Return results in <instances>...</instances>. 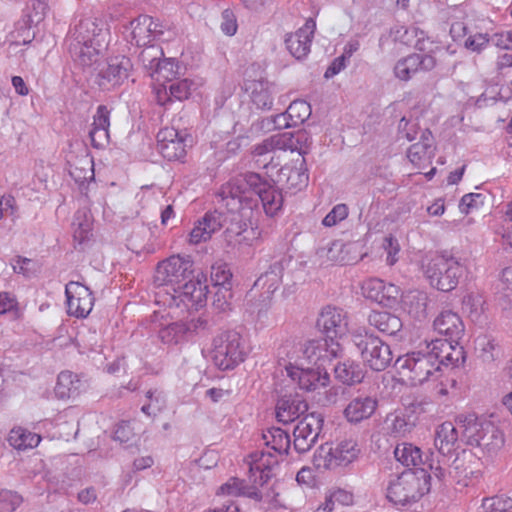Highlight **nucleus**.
<instances>
[{
    "mask_svg": "<svg viewBox=\"0 0 512 512\" xmlns=\"http://www.w3.org/2000/svg\"><path fill=\"white\" fill-rule=\"evenodd\" d=\"M506 215L508 217V220H506L507 227L503 228V232L498 233L501 234L503 243L512 248V201L508 204Z\"/></svg>",
    "mask_w": 512,
    "mask_h": 512,
    "instance_id": "774afa93",
    "label": "nucleus"
},
{
    "mask_svg": "<svg viewBox=\"0 0 512 512\" xmlns=\"http://www.w3.org/2000/svg\"><path fill=\"white\" fill-rule=\"evenodd\" d=\"M131 68L132 64L128 57L122 56L111 59L99 71L96 83L102 90H111L120 86L128 78Z\"/></svg>",
    "mask_w": 512,
    "mask_h": 512,
    "instance_id": "dca6fc26",
    "label": "nucleus"
},
{
    "mask_svg": "<svg viewBox=\"0 0 512 512\" xmlns=\"http://www.w3.org/2000/svg\"><path fill=\"white\" fill-rule=\"evenodd\" d=\"M216 290L213 297V306L220 312L230 309L232 298V287H214Z\"/></svg>",
    "mask_w": 512,
    "mask_h": 512,
    "instance_id": "13d9d810",
    "label": "nucleus"
},
{
    "mask_svg": "<svg viewBox=\"0 0 512 512\" xmlns=\"http://www.w3.org/2000/svg\"><path fill=\"white\" fill-rule=\"evenodd\" d=\"M211 355L218 369L232 370L245 360V342L234 330L222 331L213 338Z\"/></svg>",
    "mask_w": 512,
    "mask_h": 512,
    "instance_id": "0eeeda50",
    "label": "nucleus"
},
{
    "mask_svg": "<svg viewBox=\"0 0 512 512\" xmlns=\"http://www.w3.org/2000/svg\"><path fill=\"white\" fill-rule=\"evenodd\" d=\"M476 466H478V460L471 452L464 449L454 456L438 458L436 466L428 463L429 470L440 482L454 481L463 487H467L473 478L479 476L480 471Z\"/></svg>",
    "mask_w": 512,
    "mask_h": 512,
    "instance_id": "39448f33",
    "label": "nucleus"
},
{
    "mask_svg": "<svg viewBox=\"0 0 512 512\" xmlns=\"http://www.w3.org/2000/svg\"><path fill=\"white\" fill-rule=\"evenodd\" d=\"M436 349L438 350L442 366H458L464 363L465 355L463 347L459 341L448 339H435Z\"/></svg>",
    "mask_w": 512,
    "mask_h": 512,
    "instance_id": "2f4dec72",
    "label": "nucleus"
},
{
    "mask_svg": "<svg viewBox=\"0 0 512 512\" xmlns=\"http://www.w3.org/2000/svg\"><path fill=\"white\" fill-rule=\"evenodd\" d=\"M466 271L460 259L452 255H436L425 265L424 274L430 285L442 292L454 290Z\"/></svg>",
    "mask_w": 512,
    "mask_h": 512,
    "instance_id": "423d86ee",
    "label": "nucleus"
},
{
    "mask_svg": "<svg viewBox=\"0 0 512 512\" xmlns=\"http://www.w3.org/2000/svg\"><path fill=\"white\" fill-rule=\"evenodd\" d=\"M157 150L168 161L185 157L186 144L181 132L173 127H165L157 134Z\"/></svg>",
    "mask_w": 512,
    "mask_h": 512,
    "instance_id": "6ab92c4d",
    "label": "nucleus"
},
{
    "mask_svg": "<svg viewBox=\"0 0 512 512\" xmlns=\"http://www.w3.org/2000/svg\"><path fill=\"white\" fill-rule=\"evenodd\" d=\"M329 367L333 369L335 378L347 385L361 383L365 376L361 365L349 359L335 365L331 363Z\"/></svg>",
    "mask_w": 512,
    "mask_h": 512,
    "instance_id": "473e14b6",
    "label": "nucleus"
},
{
    "mask_svg": "<svg viewBox=\"0 0 512 512\" xmlns=\"http://www.w3.org/2000/svg\"><path fill=\"white\" fill-rule=\"evenodd\" d=\"M92 215L87 208L78 209L73 218V237L82 244L92 236Z\"/></svg>",
    "mask_w": 512,
    "mask_h": 512,
    "instance_id": "4c0bfd02",
    "label": "nucleus"
},
{
    "mask_svg": "<svg viewBox=\"0 0 512 512\" xmlns=\"http://www.w3.org/2000/svg\"><path fill=\"white\" fill-rule=\"evenodd\" d=\"M285 262V259H281L272 263L254 283L255 287L263 289L264 292L260 295L261 299H249L246 307L250 313L256 314L258 318L265 316L270 306L271 297L282 282Z\"/></svg>",
    "mask_w": 512,
    "mask_h": 512,
    "instance_id": "9b49d317",
    "label": "nucleus"
},
{
    "mask_svg": "<svg viewBox=\"0 0 512 512\" xmlns=\"http://www.w3.org/2000/svg\"><path fill=\"white\" fill-rule=\"evenodd\" d=\"M486 195L482 193L465 194L459 202V210L463 214H469L473 209L484 205Z\"/></svg>",
    "mask_w": 512,
    "mask_h": 512,
    "instance_id": "4d7b16f0",
    "label": "nucleus"
},
{
    "mask_svg": "<svg viewBox=\"0 0 512 512\" xmlns=\"http://www.w3.org/2000/svg\"><path fill=\"white\" fill-rule=\"evenodd\" d=\"M189 327L183 322H173L158 331L160 341L168 346L179 345L187 341Z\"/></svg>",
    "mask_w": 512,
    "mask_h": 512,
    "instance_id": "58836bf2",
    "label": "nucleus"
},
{
    "mask_svg": "<svg viewBox=\"0 0 512 512\" xmlns=\"http://www.w3.org/2000/svg\"><path fill=\"white\" fill-rule=\"evenodd\" d=\"M490 42H492L496 47L501 49L511 50L512 49V33L511 32H501L495 33L490 37Z\"/></svg>",
    "mask_w": 512,
    "mask_h": 512,
    "instance_id": "338daca9",
    "label": "nucleus"
},
{
    "mask_svg": "<svg viewBox=\"0 0 512 512\" xmlns=\"http://www.w3.org/2000/svg\"><path fill=\"white\" fill-rule=\"evenodd\" d=\"M418 71L416 58L413 54L398 60L394 66L395 77L402 81L410 80Z\"/></svg>",
    "mask_w": 512,
    "mask_h": 512,
    "instance_id": "09e8293b",
    "label": "nucleus"
},
{
    "mask_svg": "<svg viewBox=\"0 0 512 512\" xmlns=\"http://www.w3.org/2000/svg\"><path fill=\"white\" fill-rule=\"evenodd\" d=\"M395 365L413 384H422L429 380L438 374L442 367L435 340L426 342L416 351L398 357Z\"/></svg>",
    "mask_w": 512,
    "mask_h": 512,
    "instance_id": "20e7f679",
    "label": "nucleus"
},
{
    "mask_svg": "<svg viewBox=\"0 0 512 512\" xmlns=\"http://www.w3.org/2000/svg\"><path fill=\"white\" fill-rule=\"evenodd\" d=\"M299 144V136L295 138L292 133L285 132L272 135L271 137L263 140L260 144L254 146L252 153L255 156H265L273 153L276 150L281 151H294Z\"/></svg>",
    "mask_w": 512,
    "mask_h": 512,
    "instance_id": "cd10ccee",
    "label": "nucleus"
},
{
    "mask_svg": "<svg viewBox=\"0 0 512 512\" xmlns=\"http://www.w3.org/2000/svg\"><path fill=\"white\" fill-rule=\"evenodd\" d=\"M178 65L173 59H162L155 70L157 81L172 82L178 74Z\"/></svg>",
    "mask_w": 512,
    "mask_h": 512,
    "instance_id": "3c124183",
    "label": "nucleus"
},
{
    "mask_svg": "<svg viewBox=\"0 0 512 512\" xmlns=\"http://www.w3.org/2000/svg\"><path fill=\"white\" fill-rule=\"evenodd\" d=\"M401 290L392 283H385L384 290L380 296L379 303L382 306L393 308L399 304L403 298Z\"/></svg>",
    "mask_w": 512,
    "mask_h": 512,
    "instance_id": "864d4df0",
    "label": "nucleus"
},
{
    "mask_svg": "<svg viewBox=\"0 0 512 512\" xmlns=\"http://www.w3.org/2000/svg\"><path fill=\"white\" fill-rule=\"evenodd\" d=\"M101 29H97L95 22L86 19L80 21L74 32V39L69 51L73 59L82 66H91L97 61L99 55Z\"/></svg>",
    "mask_w": 512,
    "mask_h": 512,
    "instance_id": "6e6552de",
    "label": "nucleus"
},
{
    "mask_svg": "<svg viewBox=\"0 0 512 512\" xmlns=\"http://www.w3.org/2000/svg\"><path fill=\"white\" fill-rule=\"evenodd\" d=\"M225 219L224 214L217 210L206 212L191 230L189 242L191 244H198L209 240L213 233L222 228Z\"/></svg>",
    "mask_w": 512,
    "mask_h": 512,
    "instance_id": "b1692460",
    "label": "nucleus"
},
{
    "mask_svg": "<svg viewBox=\"0 0 512 512\" xmlns=\"http://www.w3.org/2000/svg\"><path fill=\"white\" fill-rule=\"evenodd\" d=\"M287 115L292 121V125L304 123L311 115V106L305 100H295L287 108Z\"/></svg>",
    "mask_w": 512,
    "mask_h": 512,
    "instance_id": "49530a36",
    "label": "nucleus"
},
{
    "mask_svg": "<svg viewBox=\"0 0 512 512\" xmlns=\"http://www.w3.org/2000/svg\"><path fill=\"white\" fill-rule=\"evenodd\" d=\"M110 127V110L105 105L97 107L96 114L93 117L92 128L109 130Z\"/></svg>",
    "mask_w": 512,
    "mask_h": 512,
    "instance_id": "e2e57ef3",
    "label": "nucleus"
},
{
    "mask_svg": "<svg viewBox=\"0 0 512 512\" xmlns=\"http://www.w3.org/2000/svg\"><path fill=\"white\" fill-rule=\"evenodd\" d=\"M481 512H512V498L504 495L486 498Z\"/></svg>",
    "mask_w": 512,
    "mask_h": 512,
    "instance_id": "8fccbe9b",
    "label": "nucleus"
},
{
    "mask_svg": "<svg viewBox=\"0 0 512 512\" xmlns=\"http://www.w3.org/2000/svg\"><path fill=\"white\" fill-rule=\"evenodd\" d=\"M429 468H412L391 479L386 487V498L395 506L408 507L430 492Z\"/></svg>",
    "mask_w": 512,
    "mask_h": 512,
    "instance_id": "7ed1b4c3",
    "label": "nucleus"
},
{
    "mask_svg": "<svg viewBox=\"0 0 512 512\" xmlns=\"http://www.w3.org/2000/svg\"><path fill=\"white\" fill-rule=\"evenodd\" d=\"M245 90L249 92L252 103L261 110H269L273 105L276 87L266 79L245 82Z\"/></svg>",
    "mask_w": 512,
    "mask_h": 512,
    "instance_id": "bb28decb",
    "label": "nucleus"
},
{
    "mask_svg": "<svg viewBox=\"0 0 512 512\" xmlns=\"http://www.w3.org/2000/svg\"><path fill=\"white\" fill-rule=\"evenodd\" d=\"M489 43L490 37L487 33H476L465 40V47L472 52L481 53Z\"/></svg>",
    "mask_w": 512,
    "mask_h": 512,
    "instance_id": "052dcab7",
    "label": "nucleus"
},
{
    "mask_svg": "<svg viewBox=\"0 0 512 512\" xmlns=\"http://www.w3.org/2000/svg\"><path fill=\"white\" fill-rule=\"evenodd\" d=\"M348 216V207L346 204H337L331 211L324 217L322 224L325 227H332L338 224L340 221L346 219Z\"/></svg>",
    "mask_w": 512,
    "mask_h": 512,
    "instance_id": "bf43d9fd",
    "label": "nucleus"
},
{
    "mask_svg": "<svg viewBox=\"0 0 512 512\" xmlns=\"http://www.w3.org/2000/svg\"><path fill=\"white\" fill-rule=\"evenodd\" d=\"M81 382L76 374L63 371L58 375L55 395L59 399L74 398L80 394Z\"/></svg>",
    "mask_w": 512,
    "mask_h": 512,
    "instance_id": "c9c22d12",
    "label": "nucleus"
},
{
    "mask_svg": "<svg viewBox=\"0 0 512 512\" xmlns=\"http://www.w3.org/2000/svg\"><path fill=\"white\" fill-rule=\"evenodd\" d=\"M206 289L200 281H194L192 274L172 289V299H179L185 306L198 309L206 303Z\"/></svg>",
    "mask_w": 512,
    "mask_h": 512,
    "instance_id": "4be33fe9",
    "label": "nucleus"
},
{
    "mask_svg": "<svg viewBox=\"0 0 512 512\" xmlns=\"http://www.w3.org/2000/svg\"><path fill=\"white\" fill-rule=\"evenodd\" d=\"M193 86L194 82L187 78L174 79L172 82H169V85H163V91L161 89L157 91V101L160 105H165L166 102L172 99L179 101L188 99Z\"/></svg>",
    "mask_w": 512,
    "mask_h": 512,
    "instance_id": "c756f323",
    "label": "nucleus"
},
{
    "mask_svg": "<svg viewBox=\"0 0 512 512\" xmlns=\"http://www.w3.org/2000/svg\"><path fill=\"white\" fill-rule=\"evenodd\" d=\"M68 312L77 318H85L92 311L94 297L88 287L78 282H69L65 288Z\"/></svg>",
    "mask_w": 512,
    "mask_h": 512,
    "instance_id": "f3484780",
    "label": "nucleus"
},
{
    "mask_svg": "<svg viewBox=\"0 0 512 512\" xmlns=\"http://www.w3.org/2000/svg\"><path fill=\"white\" fill-rule=\"evenodd\" d=\"M361 449L357 440L353 438L340 440L333 447L325 444L320 446L314 455V464L317 468L335 469L346 467L358 459Z\"/></svg>",
    "mask_w": 512,
    "mask_h": 512,
    "instance_id": "9d476101",
    "label": "nucleus"
},
{
    "mask_svg": "<svg viewBox=\"0 0 512 512\" xmlns=\"http://www.w3.org/2000/svg\"><path fill=\"white\" fill-rule=\"evenodd\" d=\"M398 132L400 137L406 138L408 141H412L416 138V135L418 133L417 123L410 122L405 117H403L399 121Z\"/></svg>",
    "mask_w": 512,
    "mask_h": 512,
    "instance_id": "69168bd1",
    "label": "nucleus"
},
{
    "mask_svg": "<svg viewBox=\"0 0 512 512\" xmlns=\"http://www.w3.org/2000/svg\"><path fill=\"white\" fill-rule=\"evenodd\" d=\"M352 343L360 353L363 362L374 371H384L393 360L390 346L373 333L368 331L354 333Z\"/></svg>",
    "mask_w": 512,
    "mask_h": 512,
    "instance_id": "1a4fd4ad",
    "label": "nucleus"
},
{
    "mask_svg": "<svg viewBox=\"0 0 512 512\" xmlns=\"http://www.w3.org/2000/svg\"><path fill=\"white\" fill-rule=\"evenodd\" d=\"M324 418L320 412L306 414L293 430L294 449L299 454L308 452L317 442Z\"/></svg>",
    "mask_w": 512,
    "mask_h": 512,
    "instance_id": "4468645a",
    "label": "nucleus"
},
{
    "mask_svg": "<svg viewBox=\"0 0 512 512\" xmlns=\"http://www.w3.org/2000/svg\"><path fill=\"white\" fill-rule=\"evenodd\" d=\"M504 434L492 422H486L485 429L481 434L479 444L477 447L482 448L488 454H493L499 451L504 445Z\"/></svg>",
    "mask_w": 512,
    "mask_h": 512,
    "instance_id": "e433bc0d",
    "label": "nucleus"
},
{
    "mask_svg": "<svg viewBox=\"0 0 512 512\" xmlns=\"http://www.w3.org/2000/svg\"><path fill=\"white\" fill-rule=\"evenodd\" d=\"M434 329L447 337L448 340L459 341L464 335V324L460 316L451 311H442L433 322Z\"/></svg>",
    "mask_w": 512,
    "mask_h": 512,
    "instance_id": "c85d7f7f",
    "label": "nucleus"
},
{
    "mask_svg": "<svg viewBox=\"0 0 512 512\" xmlns=\"http://www.w3.org/2000/svg\"><path fill=\"white\" fill-rule=\"evenodd\" d=\"M22 501V496L17 492L2 489L0 491V512H14Z\"/></svg>",
    "mask_w": 512,
    "mask_h": 512,
    "instance_id": "6e6d98bb",
    "label": "nucleus"
},
{
    "mask_svg": "<svg viewBox=\"0 0 512 512\" xmlns=\"http://www.w3.org/2000/svg\"><path fill=\"white\" fill-rule=\"evenodd\" d=\"M476 350L479 352L478 356L484 363H492L499 358L500 348L494 342L484 337H478L476 339Z\"/></svg>",
    "mask_w": 512,
    "mask_h": 512,
    "instance_id": "a18cd8bd",
    "label": "nucleus"
},
{
    "mask_svg": "<svg viewBox=\"0 0 512 512\" xmlns=\"http://www.w3.org/2000/svg\"><path fill=\"white\" fill-rule=\"evenodd\" d=\"M140 52L138 56L139 62L142 64L145 71L152 78L155 76V70L162 60L164 53L160 46L158 45H147Z\"/></svg>",
    "mask_w": 512,
    "mask_h": 512,
    "instance_id": "37998d69",
    "label": "nucleus"
},
{
    "mask_svg": "<svg viewBox=\"0 0 512 512\" xmlns=\"http://www.w3.org/2000/svg\"><path fill=\"white\" fill-rule=\"evenodd\" d=\"M70 176L79 185H83L89 180L94 179L93 162L88 158H83L76 164H71L69 169Z\"/></svg>",
    "mask_w": 512,
    "mask_h": 512,
    "instance_id": "c03bdc74",
    "label": "nucleus"
},
{
    "mask_svg": "<svg viewBox=\"0 0 512 512\" xmlns=\"http://www.w3.org/2000/svg\"><path fill=\"white\" fill-rule=\"evenodd\" d=\"M434 149L429 144H421L419 142L411 145L407 152L409 160L416 165L428 160L433 155Z\"/></svg>",
    "mask_w": 512,
    "mask_h": 512,
    "instance_id": "603ef678",
    "label": "nucleus"
},
{
    "mask_svg": "<svg viewBox=\"0 0 512 512\" xmlns=\"http://www.w3.org/2000/svg\"><path fill=\"white\" fill-rule=\"evenodd\" d=\"M428 295L423 291H410L402 298L403 309L421 321L427 317Z\"/></svg>",
    "mask_w": 512,
    "mask_h": 512,
    "instance_id": "72a5a7b5",
    "label": "nucleus"
},
{
    "mask_svg": "<svg viewBox=\"0 0 512 512\" xmlns=\"http://www.w3.org/2000/svg\"><path fill=\"white\" fill-rule=\"evenodd\" d=\"M315 29V21L309 18L306 20L304 26L299 28L296 32L287 35L285 38L287 50L297 60L304 59L309 54Z\"/></svg>",
    "mask_w": 512,
    "mask_h": 512,
    "instance_id": "412c9836",
    "label": "nucleus"
},
{
    "mask_svg": "<svg viewBox=\"0 0 512 512\" xmlns=\"http://www.w3.org/2000/svg\"><path fill=\"white\" fill-rule=\"evenodd\" d=\"M462 438L456 423L446 421L439 425L436 430L434 445L440 455L439 458H448L459 453L462 449Z\"/></svg>",
    "mask_w": 512,
    "mask_h": 512,
    "instance_id": "aec40b11",
    "label": "nucleus"
},
{
    "mask_svg": "<svg viewBox=\"0 0 512 512\" xmlns=\"http://www.w3.org/2000/svg\"><path fill=\"white\" fill-rule=\"evenodd\" d=\"M221 31L227 36H233L237 32L238 24L236 16L230 9H225L221 15Z\"/></svg>",
    "mask_w": 512,
    "mask_h": 512,
    "instance_id": "680f3d73",
    "label": "nucleus"
},
{
    "mask_svg": "<svg viewBox=\"0 0 512 512\" xmlns=\"http://www.w3.org/2000/svg\"><path fill=\"white\" fill-rule=\"evenodd\" d=\"M368 323L388 336H396L403 327L402 320L387 311H372L368 316Z\"/></svg>",
    "mask_w": 512,
    "mask_h": 512,
    "instance_id": "7c9ffc66",
    "label": "nucleus"
},
{
    "mask_svg": "<svg viewBox=\"0 0 512 512\" xmlns=\"http://www.w3.org/2000/svg\"><path fill=\"white\" fill-rule=\"evenodd\" d=\"M317 328L326 336L328 347L339 345L335 339L341 338L347 332V315L342 308L327 305L318 315Z\"/></svg>",
    "mask_w": 512,
    "mask_h": 512,
    "instance_id": "2eb2a0df",
    "label": "nucleus"
},
{
    "mask_svg": "<svg viewBox=\"0 0 512 512\" xmlns=\"http://www.w3.org/2000/svg\"><path fill=\"white\" fill-rule=\"evenodd\" d=\"M378 407V399L361 394L352 398L343 410V416L350 424H359L372 417Z\"/></svg>",
    "mask_w": 512,
    "mask_h": 512,
    "instance_id": "5701e85b",
    "label": "nucleus"
},
{
    "mask_svg": "<svg viewBox=\"0 0 512 512\" xmlns=\"http://www.w3.org/2000/svg\"><path fill=\"white\" fill-rule=\"evenodd\" d=\"M389 429L395 436H405L411 431L412 424L404 416L397 415L391 420Z\"/></svg>",
    "mask_w": 512,
    "mask_h": 512,
    "instance_id": "0e129e2a",
    "label": "nucleus"
},
{
    "mask_svg": "<svg viewBox=\"0 0 512 512\" xmlns=\"http://www.w3.org/2000/svg\"><path fill=\"white\" fill-rule=\"evenodd\" d=\"M263 440L266 446L271 447L278 454H288L291 440L287 431L279 427H272L263 433Z\"/></svg>",
    "mask_w": 512,
    "mask_h": 512,
    "instance_id": "ea45409f",
    "label": "nucleus"
},
{
    "mask_svg": "<svg viewBox=\"0 0 512 512\" xmlns=\"http://www.w3.org/2000/svg\"><path fill=\"white\" fill-rule=\"evenodd\" d=\"M252 173L253 172H247L242 174L221 186L218 197H220L228 210H239L242 207V203L249 199L247 193L251 191V189L249 188L247 179Z\"/></svg>",
    "mask_w": 512,
    "mask_h": 512,
    "instance_id": "a211bd4d",
    "label": "nucleus"
},
{
    "mask_svg": "<svg viewBox=\"0 0 512 512\" xmlns=\"http://www.w3.org/2000/svg\"><path fill=\"white\" fill-rule=\"evenodd\" d=\"M394 456L398 462L406 467L426 468L422 458V451L411 443H400L394 449Z\"/></svg>",
    "mask_w": 512,
    "mask_h": 512,
    "instance_id": "f704fd0d",
    "label": "nucleus"
},
{
    "mask_svg": "<svg viewBox=\"0 0 512 512\" xmlns=\"http://www.w3.org/2000/svg\"><path fill=\"white\" fill-rule=\"evenodd\" d=\"M340 352L338 345L333 344L329 348L327 340H310L305 344L303 355L312 366L300 368L290 365L286 367L287 374L302 390L315 391L326 387L330 382L328 366Z\"/></svg>",
    "mask_w": 512,
    "mask_h": 512,
    "instance_id": "f257e3e1",
    "label": "nucleus"
},
{
    "mask_svg": "<svg viewBox=\"0 0 512 512\" xmlns=\"http://www.w3.org/2000/svg\"><path fill=\"white\" fill-rule=\"evenodd\" d=\"M250 458L249 481L236 477L230 478L220 487L222 494L244 496L257 502L263 500L264 493L261 487L274 475L279 461L276 455L264 451H255L250 454Z\"/></svg>",
    "mask_w": 512,
    "mask_h": 512,
    "instance_id": "f03ea898",
    "label": "nucleus"
},
{
    "mask_svg": "<svg viewBox=\"0 0 512 512\" xmlns=\"http://www.w3.org/2000/svg\"><path fill=\"white\" fill-rule=\"evenodd\" d=\"M153 24V17L149 15H140L131 21L132 41L138 46H147L151 44L150 26Z\"/></svg>",
    "mask_w": 512,
    "mask_h": 512,
    "instance_id": "a19ab883",
    "label": "nucleus"
},
{
    "mask_svg": "<svg viewBox=\"0 0 512 512\" xmlns=\"http://www.w3.org/2000/svg\"><path fill=\"white\" fill-rule=\"evenodd\" d=\"M385 282L378 278H370L363 282L361 289L363 295L372 301L379 303L380 296L384 290Z\"/></svg>",
    "mask_w": 512,
    "mask_h": 512,
    "instance_id": "5fc2aeb1",
    "label": "nucleus"
},
{
    "mask_svg": "<svg viewBox=\"0 0 512 512\" xmlns=\"http://www.w3.org/2000/svg\"><path fill=\"white\" fill-rule=\"evenodd\" d=\"M308 410L307 402L298 394L280 397L276 403V418L284 424L293 422Z\"/></svg>",
    "mask_w": 512,
    "mask_h": 512,
    "instance_id": "393cba45",
    "label": "nucleus"
},
{
    "mask_svg": "<svg viewBox=\"0 0 512 512\" xmlns=\"http://www.w3.org/2000/svg\"><path fill=\"white\" fill-rule=\"evenodd\" d=\"M486 422V420L479 418L475 413L457 415L455 423L460 430L463 444L470 446L479 444Z\"/></svg>",
    "mask_w": 512,
    "mask_h": 512,
    "instance_id": "a878e982",
    "label": "nucleus"
},
{
    "mask_svg": "<svg viewBox=\"0 0 512 512\" xmlns=\"http://www.w3.org/2000/svg\"><path fill=\"white\" fill-rule=\"evenodd\" d=\"M41 441V437L23 428H14L8 436L9 444L18 450H25L36 447Z\"/></svg>",
    "mask_w": 512,
    "mask_h": 512,
    "instance_id": "79ce46f5",
    "label": "nucleus"
},
{
    "mask_svg": "<svg viewBox=\"0 0 512 512\" xmlns=\"http://www.w3.org/2000/svg\"><path fill=\"white\" fill-rule=\"evenodd\" d=\"M232 272L227 263L216 262L211 267V281L214 287H232Z\"/></svg>",
    "mask_w": 512,
    "mask_h": 512,
    "instance_id": "de8ad7c7",
    "label": "nucleus"
},
{
    "mask_svg": "<svg viewBox=\"0 0 512 512\" xmlns=\"http://www.w3.org/2000/svg\"><path fill=\"white\" fill-rule=\"evenodd\" d=\"M193 274V262L189 257L171 256L160 262L155 271L154 284L157 287L174 289Z\"/></svg>",
    "mask_w": 512,
    "mask_h": 512,
    "instance_id": "f8f14e48",
    "label": "nucleus"
},
{
    "mask_svg": "<svg viewBox=\"0 0 512 512\" xmlns=\"http://www.w3.org/2000/svg\"><path fill=\"white\" fill-rule=\"evenodd\" d=\"M248 185L253 193H255L269 217L279 214L283 207V195L281 190L271 180H267L258 173H252L248 176Z\"/></svg>",
    "mask_w": 512,
    "mask_h": 512,
    "instance_id": "ddd939ff",
    "label": "nucleus"
}]
</instances>
